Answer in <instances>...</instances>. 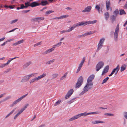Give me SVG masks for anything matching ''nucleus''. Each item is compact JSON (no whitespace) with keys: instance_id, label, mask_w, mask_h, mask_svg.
<instances>
[{"instance_id":"obj_1","label":"nucleus","mask_w":127,"mask_h":127,"mask_svg":"<svg viewBox=\"0 0 127 127\" xmlns=\"http://www.w3.org/2000/svg\"><path fill=\"white\" fill-rule=\"evenodd\" d=\"M94 75L92 74L88 78L87 83L83 88V91L79 94L80 95H83L92 88L93 85L92 81L94 79Z\"/></svg>"},{"instance_id":"obj_2","label":"nucleus","mask_w":127,"mask_h":127,"mask_svg":"<svg viewBox=\"0 0 127 127\" xmlns=\"http://www.w3.org/2000/svg\"><path fill=\"white\" fill-rule=\"evenodd\" d=\"M101 113V112L100 111H96L95 112H91L88 113H87L86 112H85L84 113L79 114L76 115L70 118L69 120V121H71L74 120L76 119H78L79 118L82 116H85L87 115L90 114H97Z\"/></svg>"},{"instance_id":"obj_3","label":"nucleus","mask_w":127,"mask_h":127,"mask_svg":"<svg viewBox=\"0 0 127 127\" xmlns=\"http://www.w3.org/2000/svg\"><path fill=\"white\" fill-rule=\"evenodd\" d=\"M46 75V74L45 73H43L42 75L35 78H33L29 81L30 84L33 83L37 81H38L41 79L44 78Z\"/></svg>"},{"instance_id":"obj_4","label":"nucleus","mask_w":127,"mask_h":127,"mask_svg":"<svg viewBox=\"0 0 127 127\" xmlns=\"http://www.w3.org/2000/svg\"><path fill=\"white\" fill-rule=\"evenodd\" d=\"M78 25H77V23L74 24L72 27L70 28L68 30H63L60 31V33L61 34H62L64 33H66V32H69L72 30L74 29L76 27H78Z\"/></svg>"},{"instance_id":"obj_5","label":"nucleus","mask_w":127,"mask_h":127,"mask_svg":"<svg viewBox=\"0 0 127 127\" xmlns=\"http://www.w3.org/2000/svg\"><path fill=\"white\" fill-rule=\"evenodd\" d=\"M35 74V73H33L24 76L23 78L22 79L21 82H24L29 81L30 78L34 76Z\"/></svg>"},{"instance_id":"obj_6","label":"nucleus","mask_w":127,"mask_h":127,"mask_svg":"<svg viewBox=\"0 0 127 127\" xmlns=\"http://www.w3.org/2000/svg\"><path fill=\"white\" fill-rule=\"evenodd\" d=\"M97 21L96 20L92 21H85V22H81L79 23H77V25H78V26H81L83 25L85 26L87 24H93L97 22Z\"/></svg>"},{"instance_id":"obj_7","label":"nucleus","mask_w":127,"mask_h":127,"mask_svg":"<svg viewBox=\"0 0 127 127\" xmlns=\"http://www.w3.org/2000/svg\"><path fill=\"white\" fill-rule=\"evenodd\" d=\"M104 63L102 61L99 62L96 66V70L97 72L102 68L104 65Z\"/></svg>"},{"instance_id":"obj_8","label":"nucleus","mask_w":127,"mask_h":127,"mask_svg":"<svg viewBox=\"0 0 127 127\" xmlns=\"http://www.w3.org/2000/svg\"><path fill=\"white\" fill-rule=\"evenodd\" d=\"M28 105L29 104L28 103L26 104L24 107L22 108L21 110L14 116V120L16 119L18 116L22 113L24 110L26 109Z\"/></svg>"},{"instance_id":"obj_9","label":"nucleus","mask_w":127,"mask_h":127,"mask_svg":"<svg viewBox=\"0 0 127 127\" xmlns=\"http://www.w3.org/2000/svg\"><path fill=\"white\" fill-rule=\"evenodd\" d=\"M97 32L96 31H91L85 33L83 34L79 35L78 36V38H81L85 36H86L88 35H91L93 34L94 33Z\"/></svg>"},{"instance_id":"obj_10","label":"nucleus","mask_w":127,"mask_h":127,"mask_svg":"<svg viewBox=\"0 0 127 127\" xmlns=\"http://www.w3.org/2000/svg\"><path fill=\"white\" fill-rule=\"evenodd\" d=\"M28 94L27 93L24 95H23L22 97H20V98H19L17 100L15 101H14L13 102V104L10 105V107H12L14 105L16 104L17 103L19 102H20V101H21L22 100L23 98H24V97H26L27 96V95Z\"/></svg>"},{"instance_id":"obj_11","label":"nucleus","mask_w":127,"mask_h":127,"mask_svg":"<svg viewBox=\"0 0 127 127\" xmlns=\"http://www.w3.org/2000/svg\"><path fill=\"white\" fill-rule=\"evenodd\" d=\"M119 30V25L118 24L115 29V32L114 33V39L115 41H117V40L118 36V33Z\"/></svg>"},{"instance_id":"obj_12","label":"nucleus","mask_w":127,"mask_h":127,"mask_svg":"<svg viewBox=\"0 0 127 127\" xmlns=\"http://www.w3.org/2000/svg\"><path fill=\"white\" fill-rule=\"evenodd\" d=\"M74 92V90L72 89L70 90L67 92L65 97L66 99H68L73 94Z\"/></svg>"},{"instance_id":"obj_13","label":"nucleus","mask_w":127,"mask_h":127,"mask_svg":"<svg viewBox=\"0 0 127 127\" xmlns=\"http://www.w3.org/2000/svg\"><path fill=\"white\" fill-rule=\"evenodd\" d=\"M91 8L92 7L91 6H88L85 8L84 10H82V12H90Z\"/></svg>"},{"instance_id":"obj_14","label":"nucleus","mask_w":127,"mask_h":127,"mask_svg":"<svg viewBox=\"0 0 127 127\" xmlns=\"http://www.w3.org/2000/svg\"><path fill=\"white\" fill-rule=\"evenodd\" d=\"M40 5V4L39 3L35 1L33 2L30 4V6L32 7H33Z\"/></svg>"},{"instance_id":"obj_15","label":"nucleus","mask_w":127,"mask_h":127,"mask_svg":"<svg viewBox=\"0 0 127 127\" xmlns=\"http://www.w3.org/2000/svg\"><path fill=\"white\" fill-rule=\"evenodd\" d=\"M109 69V66L108 65L105 67L102 72L101 75H103L105 73L107 72L108 71Z\"/></svg>"},{"instance_id":"obj_16","label":"nucleus","mask_w":127,"mask_h":127,"mask_svg":"<svg viewBox=\"0 0 127 127\" xmlns=\"http://www.w3.org/2000/svg\"><path fill=\"white\" fill-rule=\"evenodd\" d=\"M106 2L107 10V11H108L109 10V8L110 7V2L109 0L106 1Z\"/></svg>"},{"instance_id":"obj_17","label":"nucleus","mask_w":127,"mask_h":127,"mask_svg":"<svg viewBox=\"0 0 127 127\" xmlns=\"http://www.w3.org/2000/svg\"><path fill=\"white\" fill-rule=\"evenodd\" d=\"M68 15H65L63 16H62L59 17H57L54 18L53 19H61L64 18H66L68 17Z\"/></svg>"},{"instance_id":"obj_18","label":"nucleus","mask_w":127,"mask_h":127,"mask_svg":"<svg viewBox=\"0 0 127 127\" xmlns=\"http://www.w3.org/2000/svg\"><path fill=\"white\" fill-rule=\"evenodd\" d=\"M44 18L43 17H38L35 18L33 19L34 21H38L39 22H40L41 20H43Z\"/></svg>"},{"instance_id":"obj_19","label":"nucleus","mask_w":127,"mask_h":127,"mask_svg":"<svg viewBox=\"0 0 127 127\" xmlns=\"http://www.w3.org/2000/svg\"><path fill=\"white\" fill-rule=\"evenodd\" d=\"M24 40L23 39L21 40L20 41H19L13 43L12 45L13 46H16L17 45H19L20 44L23 43L24 42Z\"/></svg>"},{"instance_id":"obj_20","label":"nucleus","mask_w":127,"mask_h":127,"mask_svg":"<svg viewBox=\"0 0 127 127\" xmlns=\"http://www.w3.org/2000/svg\"><path fill=\"white\" fill-rule=\"evenodd\" d=\"M49 3L46 0H43L41 1V2L39 3L40 5L42 6H45L48 4Z\"/></svg>"},{"instance_id":"obj_21","label":"nucleus","mask_w":127,"mask_h":127,"mask_svg":"<svg viewBox=\"0 0 127 127\" xmlns=\"http://www.w3.org/2000/svg\"><path fill=\"white\" fill-rule=\"evenodd\" d=\"M119 67V65H118L117 66V67L115 68H114L113 69V70L111 74L109 75V77H110L112 76V75L113 74H114L115 72H116V70H117V69H118V68Z\"/></svg>"},{"instance_id":"obj_22","label":"nucleus","mask_w":127,"mask_h":127,"mask_svg":"<svg viewBox=\"0 0 127 127\" xmlns=\"http://www.w3.org/2000/svg\"><path fill=\"white\" fill-rule=\"evenodd\" d=\"M31 64L32 62L31 61H29L23 65V67L24 68H26Z\"/></svg>"},{"instance_id":"obj_23","label":"nucleus","mask_w":127,"mask_h":127,"mask_svg":"<svg viewBox=\"0 0 127 127\" xmlns=\"http://www.w3.org/2000/svg\"><path fill=\"white\" fill-rule=\"evenodd\" d=\"M116 17V16L114 15H113L110 16V19L112 23H113L114 21H115Z\"/></svg>"},{"instance_id":"obj_24","label":"nucleus","mask_w":127,"mask_h":127,"mask_svg":"<svg viewBox=\"0 0 127 127\" xmlns=\"http://www.w3.org/2000/svg\"><path fill=\"white\" fill-rule=\"evenodd\" d=\"M105 18L106 20H107L109 17V13L107 12H106L104 13Z\"/></svg>"},{"instance_id":"obj_25","label":"nucleus","mask_w":127,"mask_h":127,"mask_svg":"<svg viewBox=\"0 0 127 127\" xmlns=\"http://www.w3.org/2000/svg\"><path fill=\"white\" fill-rule=\"evenodd\" d=\"M127 65L125 64H124L121 67L120 71L122 72L126 69Z\"/></svg>"},{"instance_id":"obj_26","label":"nucleus","mask_w":127,"mask_h":127,"mask_svg":"<svg viewBox=\"0 0 127 127\" xmlns=\"http://www.w3.org/2000/svg\"><path fill=\"white\" fill-rule=\"evenodd\" d=\"M104 123V122L103 121L98 120L92 122V123L93 124H97L99 123Z\"/></svg>"},{"instance_id":"obj_27","label":"nucleus","mask_w":127,"mask_h":127,"mask_svg":"<svg viewBox=\"0 0 127 127\" xmlns=\"http://www.w3.org/2000/svg\"><path fill=\"white\" fill-rule=\"evenodd\" d=\"M83 78L82 76H81L79 77L77 82L82 84L83 83Z\"/></svg>"},{"instance_id":"obj_28","label":"nucleus","mask_w":127,"mask_h":127,"mask_svg":"<svg viewBox=\"0 0 127 127\" xmlns=\"http://www.w3.org/2000/svg\"><path fill=\"white\" fill-rule=\"evenodd\" d=\"M62 44V42H60L58 43H57L56 44L54 45L53 46V47L52 48H53L54 50L55 48L56 47H58L60 46Z\"/></svg>"},{"instance_id":"obj_29","label":"nucleus","mask_w":127,"mask_h":127,"mask_svg":"<svg viewBox=\"0 0 127 127\" xmlns=\"http://www.w3.org/2000/svg\"><path fill=\"white\" fill-rule=\"evenodd\" d=\"M103 44L99 43L98 45L97 48L96 50L97 52H98L99 51V50L103 46Z\"/></svg>"},{"instance_id":"obj_30","label":"nucleus","mask_w":127,"mask_h":127,"mask_svg":"<svg viewBox=\"0 0 127 127\" xmlns=\"http://www.w3.org/2000/svg\"><path fill=\"white\" fill-rule=\"evenodd\" d=\"M68 73L67 72H66L64 75L62 76V77L60 78V80H62L64 79L67 76V75Z\"/></svg>"},{"instance_id":"obj_31","label":"nucleus","mask_w":127,"mask_h":127,"mask_svg":"<svg viewBox=\"0 0 127 127\" xmlns=\"http://www.w3.org/2000/svg\"><path fill=\"white\" fill-rule=\"evenodd\" d=\"M85 57H84L82 60V61H81L80 64H79V66L82 67L84 63V62L85 61Z\"/></svg>"},{"instance_id":"obj_32","label":"nucleus","mask_w":127,"mask_h":127,"mask_svg":"<svg viewBox=\"0 0 127 127\" xmlns=\"http://www.w3.org/2000/svg\"><path fill=\"white\" fill-rule=\"evenodd\" d=\"M119 14V10L118 9H116L113 12V14L114 15L117 16Z\"/></svg>"},{"instance_id":"obj_33","label":"nucleus","mask_w":127,"mask_h":127,"mask_svg":"<svg viewBox=\"0 0 127 127\" xmlns=\"http://www.w3.org/2000/svg\"><path fill=\"white\" fill-rule=\"evenodd\" d=\"M15 109L16 108L14 109L11 112L9 113L5 117V118L6 119L9 117L14 112Z\"/></svg>"},{"instance_id":"obj_34","label":"nucleus","mask_w":127,"mask_h":127,"mask_svg":"<svg viewBox=\"0 0 127 127\" xmlns=\"http://www.w3.org/2000/svg\"><path fill=\"white\" fill-rule=\"evenodd\" d=\"M120 13L119 14L120 15H121L123 14H126V12L124 11L122 9H121L119 10Z\"/></svg>"},{"instance_id":"obj_35","label":"nucleus","mask_w":127,"mask_h":127,"mask_svg":"<svg viewBox=\"0 0 127 127\" xmlns=\"http://www.w3.org/2000/svg\"><path fill=\"white\" fill-rule=\"evenodd\" d=\"M58 74L57 73L53 74L52 75V79H54L56 78L58 76Z\"/></svg>"},{"instance_id":"obj_36","label":"nucleus","mask_w":127,"mask_h":127,"mask_svg":"<svg viewBox=\"0 0 127 127\" xmlns=\"http://www.w3.org/2000/svg\"><path fill=\"white\" fill-rule=\"evenodd\" d=\"M82 84L81 83L77 82L76 84L75 88H79Z\"/></svg>"},{"instance_id":"obj_37","label":"nucleus","mask_w":127,"mask_h":127,"mask_svg":"<svg viewBox=\"0 0 127 127\" xmlns=\"http://www.w3.org/2000/svg\"><path fill=\"white\" fill-rule=\"evenodd\" d=\"M30 3L29 2H27L25 3V8H27L28 6H30Z\"/></svg>"},{"instance_id":"obj_38","label":"nucleus","mask_w":127,"mask_h":127,"mask_svg":"<svg viewBox=\"0 0 127 127\" xmlns=\"http://www.w3.org/2000/svg\"><path fill=\"white\" fill-rule=\"evenodd\" d=\"M54 60H55V59H54L51 60L49 61H48L46 62V64H48L51 63H53L54 62Z\"/></svg>"},{"instance_id":"obj_39","label":"nucleus","mask_w":127,"mask_h":127,"mask_svg":"<svg viewBox=\"0 0 127 127\" xmlns=\"http://www.w3.org/2000/svg\"><path fill=\"white\" fill-rule=\"evenodd\" d=\"M18 19H17L11 21L10 22V24H12L14 23H16L18 21Z\"/></svg>"},{"instance_id":"obj_40","label":"nucleus","mask_w":127,"mask_h":127,"mask_svg":"<svg viewBox=\"0 0 127 127\" xmlns=\"http://www.w3.org/2000/svg\"><path fill=\"white\" fill-rule=\"evenodd\" d=\"M109 78L108 77H107L106 78H105L104 79L103 81L102 82V84H103L104 83H106L107 81L109 79Z\"/></svg>"},{"instance_id":"obj_41","label":"nucleus","mask_w":127,"mask_h":127,"mask_svg":"<svg viewBox=\"0 0 127 127\" xmlns=\"http://www.w3.org/2000/svg\"><path fill=\"white\" fill-rule=\"evenodd\" d=\"M54 11L52 10H49L46 12L45 13V15H47L48 14H49L53 12Z\"/></svg>"},{"instance_id":"obj_42","label":"nucleus","mask_w":127,"mask_h":127,"mask_svg":"<svg viewBox=\"0 0 127 127\" xmlns=\"http://www.w3.org/2000/svg\"><path fill=\"white\" fill-rule=\"evenodd\" d=\"M104 40L105 39L104 38H102L100 39L99 43L101 44H103Z\"/></svg>"},{"instance_id":"obj_43","label":"nucleus","mask_w":127,"mask_h":127,"mask_svg":"<svg viewBox=\"0 0 127 127\" xmlns=\"http://www.w3.org/2000/svg\"><path fill=\"white\" fill-rule=\"evenodd\" d=\"M104 115L106 116H113L114 115V114H113L107 113H105L104 114Z\"/></svg>"},{"instance_id":"obj_44","label":"nucleus","mask_w":127,"mask_h":127,"mask_svg":"<svg viewBox=\"0 0 127 127\" xmlns=\"http://www.w3.org/2000/svg\"><path fill=\"white\" fill-rule=\"evenodd\" d=\"M48 52V53H49L51 52H52V51H53V50H54V49L52 47L51 48L48 49L47 50Z\"/></svg>"},{"instance_id":"obj_45","label":"nucleus","mask_w":127,"mask_h":127,"mask_svg":"<svg viewBox=\"0 0 127 127\" xmlns=\"http://www.w3.org/2000/svg\"><path fill=\"white\" fill-rule=\"evenodd\" d=\"M123 114L124 117L127 119V112L125 111L123 112Z\"/></svg>"},{"instance_id":"obj_46","label":"nucleus","mask_w":127,"mask_h":127,"mask_svg":"<svg viewBox=\"0 0 127 127\" xmlns=\"http://www.w3.org/2000/svg\"><path fill=\"white\" fill-rule=\"evenodd\" d=\"M61 102V100H59L57 102H56L54 106H56L57 105L60 104Z\"/></svg>"},{"instance_id":"obj_47","label":"nucleus","mask_w":127,"mask_h":127,"mask_svg":"<svg viewBox=\"0 0 127 127\" xmlns=\"http://www.w3.org/2000/svg\"><path fill=\"white\" fill-rule=\"evenodd\" d=\"M42 41L38 42V43L34 44L33 45L34 47H35L37 46L40 45L42 44Z\"/></svg>"},{"instance_id":"obj_48","label":"nucleus","mask_w":127,"mask_h":127,"mask_svg":"<svg viewBox=\"0 0 127 127\" xmlns=\"http://www.w3.org/2000/svg\"><path fill=\"white\" fill-rule=\"evenodd\" d=\"M6 66H7V65L5 63L2 64L1 65H0V68H3Z\"/></svg>"},{"instance_id":"obj_49","label":"nucleus","mask_w":127,"mask_h":127,"mask_svg":"<svg viewBox=\"0 0 127 127\" xmlns=\"http://www.w3.org/2000/svg\"><path fill=\"white\" fill-rule=\"evenodd\" d=\"M75 98H73L71 99L70 100L68 101V103L69 104H71V103H72L73 102H74L73 100H75Z\"/></svg>"},{"instance_id":"obj_50","label":"nucleus","mask_w":127,"mask_h":127,"mask_svg":"<svg viewBox=\"0 0 127 127\" xmlns=\"http://www.w3.org/2000/svg\"><path fill=\"white\" fill-rule=\"evenodd\" d=\"M11 97L10 96H8L6 98H5L3 100L4 101H5L7 100L10 98Z\"/></svg>"},{"instance_id":"obj_51","label":"nucleus","mask_w":127,"mask_h":127,"mask_svg":"<svg viewBox=\"0 0 127 127\" xmlns=\"http://www.w3.org/2000/svg\"><path fill=\"white\" fill-rule=\"evenodd\" d=\"M95 8L97 9V10L98 11L99 13H100L99 9H100V7H99V5H96L95 6Z\"/></svg>"},{"instance_id":"obj_52","label":"nucleus","mask_w":127,"mask_h":127,"mask_svg":"<svg viewBox=\"0 0 127 127\" xmlns=\"http://www.w3.org/2000/svg\"><path fill=\"white\" fill-rule=\"evenodd\" d=\"M12 60V59H11L10 60H9L6 63H5V64H6L7 66L10 63Z\"/></svg>"},{"instance_id":"obj_53","label":"nucleus","mask_w":127,"mask_h":127,"mask_svg":"<svg viewBox=\"0 0 127 127\" xmlns=\"http://www.w3.org/2000/svg\"><path fill=\"white\" fill-rule=\"evenodd\" d=\"M82 68V67H79V66L78 68V69L77 70V71H76V73H78V72H79V71H80V69H81V68Z\"/></svg>"},{"instance_id":"obj_54","label":"nucleus","mask_w":127,"mask_h":127,"mask_svg":"<svg viewBox=\"0 0 127 127\" xmlns=\"http://www.w3.org/2000/svg\"><path fill=\"white\" fill-rule=\"evenodd\" d=\"M82 68V67H79V66L78 68V69L77 70V71H76V73H78V72H79V71H80V69H81V68Z\"/></svg>"},{"instance_id":"obj_55","label":"nucleus","mask_w":127,"mask_h":127,"mask_svg":"<svg viewBox=\"0 0 127 127\" xmlns=\"http://www.w3.org/2000/svg\"><path fill=\"white\" fill-rule=\"evenodd\" d=\"M20 8L21 9H23L24 8H25V6L23 4H22L21 5V7Z\"/></svg>"},{"instance_id":"obj_56","label":"nucleus","mask_w":127,"mask_h":127,"mask_svg":"<svg viewBox=\"0 0 127 127\" xmlns=\"http://www.w3.org/2000/svg\"><path fill=\"white\" fill-rule=\"evenodd\" d=\"M11 70V69L10 68L7 69L6 71H4V73H8Z\"/></svg>"},{"instance_id":"obj_57","label":"nucleus","mask_w":127,"mask_h":127,"mask_svg":"<svg viewBox=\"0 0 127 127\" xmlns=\"http://www.w3.org/2000/svg\"><path fill=\"white\" fill-rule=\"evenodd\" d=\"M120 69L119 67L118 68V69H117V70H116L115 72V75H116L117 73L119 71Z\"/></svg>"},{"instance_id":"obj_58","label":"nucleus","mask_w":127,"mask_h":127,"mask_svg":"<svg viewBox=\"0 0 127 127\" xmlns=\"http://www.w3.org/2000/svg\"><path fill=\"white\" fill-rule=\"evenodd\" d=\"M18 29V28H15L13 29H12L10 31H9L8 32L9 33V32H13L15 30H16V29Z\"/></svg>"},{"instance_id":"obj_59","label":"nucleus","mask_w":127,"mask_h":127,"mask_svg":"<svg viewBox=\"0 0 127 127\" xmlns=\"http://www.w3.org/2000/svg\"><path fill=\"white\" fill-rule=\"evenodd\" d=\"M48 53L47 50H46L42 54L43 55H46V54H47Z\"/></svg>"},{"instance_id":"obj_60","label":"nucleus","mask_w":127,"mask_h":127,"mask_svg":"<svg viewBox=\"0 0 127 127\" xmlns=\"http://www.w3.org/2000/svg\"><path fill=\"white\" fill-rule=\"evenodd\" d=\"M6 94V93H4L0 95V98L2 97L4 95Z\"/></svg>"},{"instance_id":"obj_61","label":"nucleus","mask_w":127,"mask_h":127,"mask_svg":"<svg viewBox=\"0 0 127 127\" xmlns=\"http://www.w3.org/2000/svg\"><path fill=\"white\" fill-rule=\"evenodd\" d=\"M7 43V41H5L2 44H1V46H4Z\"/></svg>"},{"instance_id":"obj_62","label":"nucleus","mask_w":127,"mask_h":127,"mask_svg":"<svg viewBox=\"0 0 127 127\" xmlns=\"http://www.w3.org/2000/svg\"><path fill=\"white\" fill-rule=\"evenodd\" d=\"M30 10H23V12L25 13H26L28 12H29Z\"/></svg>"},{"instance_id":"obj_63","label":"nucleus","mask_w":127,"mask_h":127,"mask_svg":"<svg viewBox=\"0 0 127 127\" xmlns=\"http://www.w3.org/2000/svg\"><path fill=\"white\" fill-rule=\"evenodd\" d=\"M45 126L44 124H42L39 126V127H44Z\"/></svg>"},{"instance_id":"obj_64","label":"nucleus","mask_w":127,"mask_h":127,"mask_svg":"<svg viewBox=\"0 0 127 127\" xmlns=\"http://www.w3.org/2000/svg\"><path fill=\"white\" fill-rule=\"evenodd\" d=\"M124 7L125 8H127V2H126L124 6Z\"/></svg>"}]
</instances>
